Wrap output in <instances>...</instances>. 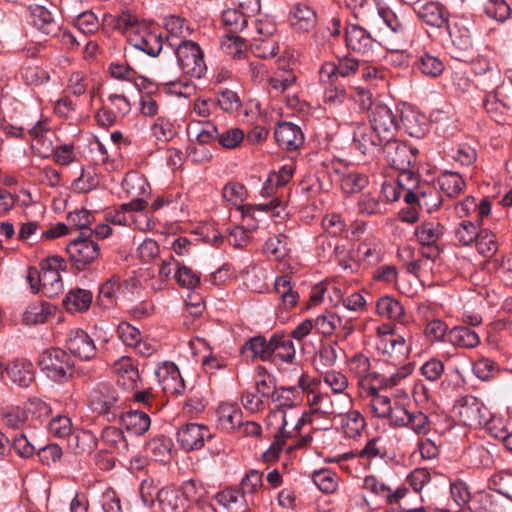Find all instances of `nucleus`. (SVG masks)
Here are the masks:
<instances>
[{"mask_svg":"<svg viewBox=\"0 0 512 512\" xmlns=\"http://www.w3.org/2000/svg\"><path fill=\"white\" fill-rule=\"evenodd\" d=\"M177 64L181 71L192 78L204 76L207 66L200 45L191 40H181L175 48Z\"/></svg>","mask_w":512,"mask_h":512,"instance_id":"nucleus-2","label":"nucleus"},{"mask_svg":"<svg viewBox=\"0 0 512 512\" xmlns=\"http://www.w3.org/2000/svg\"><path fill=\"white\" fill-rule=\"evenodd\" d=\"M99 185V178L94 167L83 168L81 174L72 182V189L78 193H87Z\"/></svg>","mask_w":512,"mask_h":512,"instance_id":"nucleus-57","label":"nucleus"},{"mask_svg":"<svg viewBox=\"0 0 512 512\" xmlns=\"http://www.w3.org/2000/svg\"><path fill=\"white\" fill-rule=\"evenodd\" d=\"M274 139L277 145L287 151H296L304 144V133L301 128L291 122H281L275 127Z\"/></svg>","mask_w":512,"mask_h":512,"instance_id":"nucleus-21","label":"nucleus"},{"mask_svg":"<svg viewBox=\"0 0 512 512\" xmlns=\"http://www.w3.org/2000/svg\"><path fill=\"white\" fill-rule=\"evenodd\" d=\"M370 128L380 140H391L399 128L395 113L385 104H377L368 114Z\"/></svg>","mask_w":512,"mask_h":512,"instance_id":"nucleus-8","label":"nucleus"},{"mask_svg":"<svg viewBox=\"0 0 512 512\" xmlns=\"http://www.w3.org/2000/svg\"><path fill=\"white\" fill-rule=\"evenodd\" d=\"M268 421L280 422L279 429L274 435V440L270 447L263 453V459L266 462H272L279 458V455L286 443V440L296 437L304 424L311 423V414L303 413L300 418L293 424L291 430L288 429L289 421L283 411H274L268 415Z\"/></svg>","mask_w":512,"mask_h":512,"instance_id":"nucleus-1","label":"nucleus"},{"mask_svg":"<svg viewBox=\"0 0 512 512\" xmlns=\"http://www.w3.org/2000/svg\"><path fill=\"white\" fill-rule=\"evenodd\" d=\"M404 193V201L409 205H414V201H421L424 204H431L426 201V196L433 192V186L426 182H421L420 175L412 167L399 171L397 181Z\"/></svg>","mask_w":512,"mask_h":512,"instance_id":"nucleus-7","label":"nucleus"},{"mask_svg":"<svg viewBox=\"0 0 512 512\" xmlns=\"http://www.w3.org/2000/svg\"><path fill=\"white\" fill-rule=\"evenodd\" d=\"M146 450L155 461L166 463L171 459V442L163 435L150 440L146 444Z\"/></svg>","mask_w":512,"mask_h":512,"instance_id":"nucleus-47","label":"nucleus"},{"mask_svg":"<svg viewBox=\"0 0 512 512\" xmlns=\"http://www.w3.org/2000/svg\"><path fill=\"white\" fill-rule=\"evenodd\" d=\"M126 283L127 281L121 280L118 275L110 277L100 286L97 297L98 304L104 309H109L116 305L119 298L125 295L124 285Z\"/></svg>","mask_w":512,"mask_h":512,"instance_id":"nucleus-27","label":"nucleus"},{"mask_svg":"<svg viewBox=\"0 0 512 512\" xmlns=\"http://www.w3.org/2000/svg\"><path fill=\"white\" fill-rule=\"evenodd\" d=\"M459 421L467 427L477 428L486 421V408L482 401L473 395H465L457 402Z\"/></svg>","mask_w":512,"mask_h":512,"instance_id":"nucleus-14","label":"nucleus"},{"mask_svg":"<svg viewBox=\"0 0 512 512\" xmlns=\"http://www.w3.org/2000/svg\"><path fill=\"white\" fill-rule=\"evenodd\" d=\"M415 66L423 75L431 78L440 76L445 69L441 59L428 53L419 57Z\"/></svg>","mask_w":512,"mask_h":512,"instance_id":"nucleus-54","label":"nucleus"},{"mask_svg":"<svg viewBox=\"0 0 512 512\" xmlns=\"http://www.w3.org/2000/svg\"><path fill=\"white\" fill-rule=\"evenodd\" d=\"M217 424L225 431H233L242 424V412L234 404L221 403L217 410Z\"/></svg>","mask_w":512,"mask_h":512,"instance_id":"nucleus-33","label":"nucleus"},{"mask_svg":"<svg viewBox=\"0 0 512 512\" xmlns=\"http://www.w3.org/2000/svg\"><path fill=\"white\" fill-rule=\"evenodd\" d=\"M248 16L249 14L243 10L228 8L222 13V22L231 33H238L247 26Z\"/></svg>","mask_w":512,"mask_h":512,"instance_id":"nucleus-56","label":"nucleus"},{"mask_svg":"<svg viewBox=\"0 0 512 512\" xmlns=\"http://www.w3.org/2000/svg\"><path fill=\"white\" fill-rule=\"evenodd\" d=\"M477 252L485 258L493 257L498 251L497 236L488 229H480L474 241Z\"/></svg>","mask_w":512,"mask_h":512,"instance_id":"nucleus-46","label":"nucleus"},{"mask_svg":"<svg viewBox=\"0 0 512 512\" xmlns=\"http://www.w3.org/2000/svg\"><path fill=\"white\" fill-rule=\"evenodd\" d=\"M350 375L357 380L359 392L375 391V382L378 381V372L371 369V360L363 353H356L347 360Z\"/></svg>","mask_w":512,"mask_h":512,"instance_id":"nucleus-11","label":"nucleus"},{"mask_svg":"<svg viewBox=\"0 0 512 512\" xmlns=\"http://www.w3.org/2000/svg\"><path fill=\"white\" fill-rule=\"evenodd\" d=\"M361 260L368 264H377L381 261L384 251L381 241L375 237L364 239L357 248Z\"/></svg>","mask_w":512,"mask_h":512,"instance_id":"nucleus-42","label":"nucleus"},{"mask_svg":"<svg viewBox=\"0 0 512 512\" xmlns=\"http://www.w3.org/2000/svg\"><path fill=\"white\" fill-rule=\"evenodd\" d=\"M381 152L384 154L387 163L399 171L411 168L417 160L414 150L396 140L395 137L391 140H385Z\"/></svg>","mask_w":512,"mask_h":512,"instance_id":"nucleus-13","label":"nucleus"},{"mask_svg":"<svg viewBox=\"0 0 512 512\" xmlns=\"http://www.w3.org/2000/svg\"><path fill=\"white\" fill-rule=\"evenodd\" d=\"M68 350L82 360H90L96 355L92 338L83 330H71L67 338Z\"/></svg>","mask_w":512,"mask_h":512,"instance_id":"nucleus-24","label":"nucleus"},{"mask_svg":"<svg viewBox=\"0 0 512 512\" xmlns=\"http://www.w3.org/2000/svg\"><path fill=\"white\" fill-rule=\"evenodd\" d=\"M369 183L368 176L358 171H349L342 174L340 187L347 194L358 193Z\"/></svg>","mask_w":512,"mask_h":512,"instance_id":"nucleus-50","label":"nucleus"},{"mask_svg":"<svg viewBox=\"0 0 512 512\" xmlns=\"http://www.w3.org/2000/svg\"><path fill=\"white\" fill-rule=\"evenodd\" d=\"M377 349L384 355L393 358V354L397 358L404 359L408 353L405 338L401 335L392 336L384 340H379Z\"/></svg>","mask_w":512,"mask_h":512,"instance_id":"nucleus-48","label":"nucleus"},{"mask_svg":"<svg viewBox=\"0 0 512 512\" xmlns=\"http://www.w3.org/2000/svg\"><path fill=\"white\" fill-rule=\"evenodd\" d=\"M333 257L343 269H352L355 264L352 256V246L347 240L334 243Z\"/></svg>","mask_w":512,"mask_h":512,"instance_id":"nucleus-63","label":"nucleus"},{"mask_svg":"<svg viewBox=\"0 0 512 512\" xmlns=\"http://www.w3.org/2000/svg\"><path fill=\"white\" fill-rule=\"evenodd\" d=\"M345 42L349 50L361 55L371 52L374 46V39L370 33L355 24L346 27Z\"/></svg>","mask_w":512,"mask_h":512,"instance_id":"nucleus-25","label":"nucleus"},{"mask_svg":"<svg viewBox=\"0 0 512 512\" xmlns=\"http://www.w3.org/2000/svg\"><path fill=\"white\" fill-rule=\"evenodd\" d=\"M118 401L119 396L117 393L106 385H99L89 395V407L94 413L98 415H111L113 419L118 416L123 420L124 413L118 411Z\"/></svg>","mask_w":512,"mask_h":512,"instance_id":"nucleus-12","label":"nucleus"},{"mask_svg":"<svg viewBox=\"0 0 512 512\" xmlns=\"http://www.w3.org/2000/svg\"><path fill=\"white\" fill-rule=\"evenodd\" d=\"M290 23L296 31L307 33L315 27L317 16L311 7L298 3L290 12Z\"/></svg>","mask_w":512,"mask_h":512,"instance_id":"nucleus-30","label":"nucleus"},{"mask_svg":"<svg viewBox=\"0 0 512 512\" xmlns=\"http://www.w3.org/2000/svg\"><path fill=\"white\" fill-rule=\"evenodd\" d=\"M470 512H506L505 507L486 491H477L469 503Z\"/></svg>","mask_w":512,"mask_h":512,"instance_id":"nucleus-41","label":"nucleus"},{"mask_svg":"<svg viewBox=\"0 0 512 512\" xmlns=\"http://www.w3.org/2000/svg\"><path fill=\"white\" fill-rule=\"evenodd\" d=\"M132 396L130 397V406L142 405L148 412H152L153 403L155 400L153 389L150 385H134V389L130 390Z\"/></svg>","mask_w":512,"mask_h":512,"instance_id":"nucleus-62","label":"nucleus"},{"mask_svg":"<svg viewBox=\"0 0 512 512\" xmlns=\"http://www.w3.org/2000/svg\"><path fill=\"white\" fill-rule=\"evenodd\" d=\"M39 366L46 375L57 382L67 381L73 375L74 364L62 349L51 348L42 352Z\"/></svg>","mask_w":512,"mask_h":512,"instance_id":"nucleus-4","label":"nucleus"},{"mask_svg":"<svg viewBox=\"0 0 512 512\" xmlns=\"http://www.w3.org/2000/svg\"><path fill=\"white\" fill-rule=\"evenodd\" d=\"M53 311L54 307L48 302H34L29 304L23 312L22 321L28 326L43 324Z\"/></svg>","mask_w":512,"mask_h":512,"instance_id":"nucleus-36","label":"nucleus"},{"mask_svg":"<svg viewBox=\"0 0 512 512\" xmlns=\"http://www.w3.org/2000/svg\"><path fill=\"white\" fill-rule=\"evenodd\" d=\"M151 426V418L148 411L133 409L130 406V434L144 435Z\"/></svg>","mask_w":512,"mask_h":512,"instance_id":"nucleus-61","label":"nucleus"},{"mask_svg":"<svg viewBox=\"0 0 512 512\" xmlns=\"http://www.w3.org/2000/svg\"><path fill=\"white\" fill-rule=\"evenodd\" d=\"M6 374L11 381L20 386L28 387L35 379L34 365L25 358H17L6 365Z\"/></svg>","mask_w":512,"mask_h":512,"instance_id":"nucleus-28","label":"nucleus"},{"mask_svg":"<svg viewBox=\"0 0 512 512\" xmlns=\"http://www.w3.org/2000/svg\"><path fill=\"white\" fill-rule=\"evenodd\" d=\"M489 488L506 497H511L512 472L506 470L495 472L489 479Z\"/></svg>","mask_w":512,"mask_h":512,"instance_id":"nucleus-64","label":"nucleus"},{"mask_svg":"<svg viewBox=\"0 0 512 512\" xmlns=\"http://www.w3.org/2000/svg\"><path fill=\"white\" fill-rule=\"evenodd\" d=\"M413 10L423 23L432 28L442 29L448 27L449 12L439 2L417 1L413 5Z\"/></svg>","mask_w":512,"mask_h":512,"instance_id":"nucleus-16","label":"nucleus"},{"mask_svg":"<svg viewBox=\"0 0 512 512\" xmlns=\"http://www.w3.org/2000/svg\"><path fill=\"white\" fill-rule=\"evenodd\" d=\"M297 77L292 69H278L268 79L269 92L280 95L295 85Z\"/></svg>","mask_w":512,"mask_h":512,"instance_id":"nucleus-43","label":"nucleus"},{"mask_svg":"<svg viewBox=\"0 0 512 512\" xmlns=\"http://www.w3.org/2000/svg\"><path fill=\"white\" fill-rule=\"evenodd\" d=\"M380 389V387L375 386L374 392L370 393V391H361L359 393L363 399L368 400L367 405L373 416L386 420L388 425L391 427L393 422L392 416L394 417L396 407L400 406L401 401H392L390 397L381 395L379 393Z\"/></svg>","mask_w":512,"mask_h":512,"instance_id":"nucleus-15","label":"nucleus"},{"mask_svg":"<svg viewBox=\"0 0 512 512\" xmlns=\"http://www.w3.org/2000/svg\"><path fill=\"white\" fill-rule=\"evenodd\" d=\"M385 140H380L372 128L365 125L358 126L353 132L355 148L368 158H375L381 152Z\"/></svg>","mask_w":512,"mask_h":512,"instance_id":"nucleus-20","label":"nucleus"},{"mask_svg":"<svg viewBox=\"0 0 512 512\" xmlns=\"http://www.w3.org/2000/svg\"><path fill=\"white\" fill-rule=\"evenodd\" d=\"M273 293L278 297L279 308L284 311H290L298 304L299 294L287 275L276 277Z\"/></svg>","mask_w":512,"mask_h":512,"instance_id":"nucleus-29","label":"nucleus"},{"mask_svg":"<svg viewBox=\"0 0 512 512\" xmlns=\"http://www.w3.org/2000/svg\"><path fill=\"white\" fill-rule=\"evenodd\" d=\"M402 125L411 137L420 138L425 133L423 117L414 111H407L401 116Z\"/></svg>","mask_w":512,"mask_h":512,"instance_id":"nucleus-60","label":"nucleus"},{"mask_svg":"<svg viewBox=\"0 0 512 512\" xmlns=\"http://www.w3.org/2000/svg\"><path fill=\"white\" fill-rule=\"evenodd\" d=\"M270 340L267 341L264 336H255L245 342L242 347V353H250L252 359H261L267 361L271 359Z\"/></svg>","mask_w":512,"mask_h":512,"instance_id":"nucleus-45","label":"nucleus"},{"mask_svg":"<svg viewBox=\"0 0 512 512\" xmlns=\"http://www.w3.org/2000/svg\"><path fill=\"white\" fill-rule=\"evenodd\" d=\"M31 17L34 26L46 35H56L59 30V25L54 20L51 12L43 6L36 5L32 7Z\"/></svg>","mask_w":512,"mask_h":512,"instance_id":"nucleus-39","label":"nucleus"},{"mask_svg":"<svg viewBox=\"0 0 512 512\" xmlns=\"http://www.w3.org/2000/svg\"><path fill=\"white\" fill-rule=\"evenodd\" d=\"M220 46L223 53L234 59H241L247 51L245 40L236 33L223 36Z\"/></svg>","mask_w":512,"mask_h":512,"instance_id":"nucleus-52","label":"nucleus"},{"mask_svg":"<svg viewBox=\"0 0 512 512\" xmlns=\"http://www.w3.org/2000/svg\"><path fill=\"white\" fill-rule=\"evenodd\" d=\"M377 14L386 26L402 39L412 42L415 36V28L408 22L400 19L396 13L388 6L378 5L375 9Z\"/></svg>","mask_w":512,"mask_h":512,"instance_id":"nucleus-23","label":"nucleus"},{"mask_svg":"<svg viewBox=\"0 0 512 512\" xmlns=\"http://www.w3.org/2000/svg\"><path fill=\"white\" fill-rule=\"evenodd\" d=\"M361 459V456L358 455V451H351L329 458L326 461L330 463H337L342 471L346 472L350 476L358 477L362 471L369 467V465L363 464Z\"/></svg>","mask_w":512,"mask_h":512,"instance_id":"nucleus-38","label":"nucleus"},{"mask_svg":"<svg viewBox=\"0 0 512 512\" xmlns=\"http://www.w3.org/2000/svg\"><path fill=\"white\" fill-rule=\"evenodd\" d=\"M363 489L384 500L386 504H397L407 493V489L404 487H398L395 491H392L390 486L379 480L375 475H368L364 478Z\"/></svg>","mask_w":512,"mask_h":512,"instance_id":"nucleus-22","label":"nucleus"},{"mask_svg":"<svg viewBox=\"0 0 512 512\" xmlns=\"http://www.w3.org/2000/svg\"><path fill=\"white\" fill-rule=\"evenodd\" d=\"M64 270V260L60 257H48L40 262L41 287L47 296L53 297L62 291L61 272Z\"/></svg>","mask_w":512,"mask_h":512,"instance_id":"nucleus-10","label":"nucleus"},{"mask_svg":"<svg viewBox=\"0 0 512 512\" xmlns=\"http://www.w3.org/2000/svg\"><path fill=\"white\" fill-rule=\"evenodd\" d=\"M271 358L274 357L285 363H292L295 359L296 350L294 343L288 335L274 334L270 338Z\"/></svg>","mask_w":512,"mask_h":512,"instance_id":"nucleus-34","label":"nucleus"},{"mask_svg":"<svg viewBox=\"0 0 512 512\" xmlns=\"http://www.w3.org/2000/svg\"><path fill=\"white\" fill-rule=\"evenodd\" d=\"M20 76L29 86H41L49 82L50 74L37 65L25 64L21 67Z\"/></svg>","mask_w":512,"mask_h":512,"instance_id":"nucleus-53","label":"nucleus"},{"mask_svg":"<svg viewBox=\"0 0 512 512\" xmlns=\"http://www.w3.org/2000/svg\"><path fill=\"white\" fill-rule=\"evenodd\" d=\"M339 420L342 432L351 439L361 436L366 427L365 418L358 410H349L339 414Z\"/></svg>","mask_w":512,"mask_h":512,"instance_id":"nucleus-32","label":"nucleus"},{"mask_svg":"<svg viewBox=\"0 0 512 512\" xmlns=\"http://www.w3.org/2000/svg\"><path fill=\"white\" fill-rule=\"evenodd\" d=\"M161 512H185V499L181 492L173 488H163L157 493Z\"/></svg>","mask_w":512,"mask_h":512,"instance_id":"nucleus-35","label":"nucleus"},{"mask_svg":"<svg viewBox=\"0 0 512 512\" xmlns=\"http://www.w3.org/2000/svg\"><path fill=\"white\" fill-rule=\"evenodd\" d=\"M247 36L251 38V51L261 59H268L277 55L279 46L274 38L256 37L251 32H246Z\"/></svg>","mask_w":512,"mask_h":512,"instance_id":"nucleus-44","label":"nucleus"},{"mask_svg":"<svg viewBox=\"0 0 512 512\" xmlns=\"http://www.w3.org/2000/svg\"><path fill=\"white\" fill-rule=\"evenodd\" d=\"M312 481L322 492L327 494L335 492L338 487L337 474L328 468L314 471Z\"/></svg>","mask_w":512,"mask_h":512,"instance_id":"nucleus-55","label":"nucleus"},{"mask_svg":"<svg viewBox=\"0 0 512 512\" xmlns=\"http://www.w3.org/2000/svg\"><path fill=\"white\" fill-rule=\"evenodd\" d=\"M414 369L413 363H407L398 368L394 373L389 376L378 373V381L375 382V386L380 388H393L400 384L407 376H409Z\"/></svg>","mask_w":512,"mask_h":512,"instance_id":"nucleus-59","label":"nucleus"},{"mask_svg":"<svg viewBox=\"0 0 512 512\" xmlns=\"http://www.w3.org/2000/svg\"><path fill=\"white\" fill-rule=\"evenodd\" d=\"M67 252L76 267L84 269L98 258L100 247L89 237H79L67 245Z\"/></svg>","mask_w":512,"mask_h":512,"instance_id":"nucleus-17","label":"nucleus"},{"mask_svg":"<svg viewBox=\"0 0 512 512\" xmlns=\"http://www.w3.org/2000/svg\"><path fill=\"white\" fill-rule=\"evenodd\" d=\"M158 382L166 394L178 395L185 389L184 380L175 363L164 361L155 370Z\"/></svg>","mask_w":512,"mask_h":512,"instance_id":"nucleus-19","label":"nucleus"},{"mask_svg":"<svg viewBox=\"0 0 512 512\" xmlns=\"http://www.w3.org/2000/svg\"><path fill=\"white\" fill-rule=\"evenodd\" d=\"M392 418L393 429H408L417 436H426L432 430L431 421L426 413L421 410H410L403 402L396 407Z\"/></svg>","mask_w":512,"mask_h":512,"instance_id":"nucleus-5","label":"nucleus"},{"mask_svg":"<svg viewBox=\"0 0 512 512\" xmlns=\"http://www.w3.org/2000/svg\"><path fill=\"white\" fill-rule=\"evenodd\" d=\"M212 438V433L205 425L188 423L179 428L177 442L186 451L201 449L206 440Z\"/></svg>","mask_w":512,"mask_h":512,"instance_id":"nucleus-18","label":"nucleus"},{"mask_svg":"<svg viewBox=\"0 0 512 512\" xmlns=\"http://www.w3.org/2000/svg\"><path fill=\"white\" fill-rule=\"evenodd\" d=\"M347 8L356 19L370 22L375 16L378 4L374 0H344Z\"/></svg>","mask_w":512,"mask_h":512,"instance_id":"nucleus-49","label":"nucleus"},{"mask_svg":"<svg viewBox=\"0 0 512 512\" xmlns=\"http://www.w3.org/2000/svg\"><path fill=\"white\" fill-rule=\"evenodd\" d=\"M444 234L445 227L437 220L425 221L416 226L414 236L425 258L436 260L441 255V240Z\"/></svg>","mask_w":512,"mask_h":512,"instance_id":"nucleus-3","label":"nucleus"},{"mask_svg":"<svg viewBox=\"0 0 512 512\" xmlns=\"http://www.w3.org/2000/svg\"><path fill=\"white\" fill-rule=\"evenodd\" d=\"M130 83L136 90L138 98L137 110L144 117H154L158 114L159 103L157 97V84L143 76H131Z\"/></svg>","mask_w":512,"mask_h":512,"instance_id":"nucleus-6","label":"nucleus"},{"mask_svg":"<svg viewBox=\"0 0 512 512\" xmlns=\"http://www.w3.org/2000/svg\"><path fill=\"white\" fill-rule=\"evenodd\" d=\"M151 188L146 178L130 171V211L145 210L148 206L146 198L150 196Z\"/></svg>","mask_w":512,"mask_h":512,"instance_id":"nucleus-26","label":"nucleus"},{"mask_svg":"<svg viewBox=\"0 0 512 512\" xmlns=\"http://www.w3.org/2000/svg\"><path fill=\"white\" fill-rule=\"evenodd\" d=\"M438 184L443 194L450 198L459 197L466 187L462 176L457 172L444 171L438 177Z\"/></svg>","mask_w":512,"mask_h":512,"instance_id":"nucleus-37","label":"nucleus"},{"mask_svg":"<svg viewBox=\"0 0 512 512\" xmlns=\"http://www.w3.org/2000/svg\"><path fill=\"white\" fill-rule=\"evenodd\" d=\"M376 311L380 316L391 320H400L404 316V307L396 299L385 296L381 297L376 304Z\"/></svg>","mask_w":512,"mask_h":512,"instance_id":"nucleus-51","label":"nucleus"},{"mask_svg":"<svg viewBox=\"0 0 512 512\" xmlns=\"http://www.w3.org/2000/svg\"><path fill=\"white\" fill-rule=\"evenodd\" d=\"M479 228L470 220L461 221L454 230V237L457 244L462 247L470 246L477 238Z\"/></svg>","mask_w":512,"mask_h":512,"instance_id":"nucleus-58","label":"nucleus"},{"mask_svg":"<svg viewBox=\"0 0 512 512\" xmlns=\"http://www.w3.org/2000/svg\"><path fill=\"white\" fill-rule=\"evenodd\" d=\"M448 342L458 348L472 349L480 344V336L468 326H455L448 332Z\"/></svg>","mask_w":512,"mask_h":512,"instance_id":"nucleus-31","label":"nucleus"},{"mask_svg":"<svg viewBox=\"0 0 512 512\" xmlns=\"http://www.w3.org/2000/svg\"><path fill=\"white\" fill-rule=\"evenodd\" d=\"M130 45L137 51L144 52L150 57H156L162 50L161 36L138 22H133L130 17Z\"/></svg>","mask_w":512,"mask_h":512,"instance_id":"nucleus-9","label":"nucleus"},{"mask_svg":"<svg viewBox=\"0 0 512 512\" xmlns=\"http://www.w3.org/2000/svg\"><path fill=\"white\" fill-rule=\"evenodd\" d=\"M92 293L85 289H72L63 300V305L68 312H85L92 303Z\"/></svg>","mask_w":512,"mask_h":512,"instance_id":"nucleus-40","label":"nucleus"}]
</instances>
